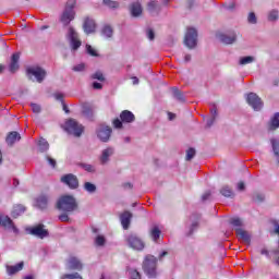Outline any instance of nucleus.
<instances>
[{
	"label": "nucleus",
	"instance_id": "f257e3e1",
	"mask_svg": "<svg viewBox=\"0 0 279 279\" xmlns=\"http://www.w3.org/2000/svg\"><path fill=\"white\" fill-rule=\"evenodd\" d=\"M142 269L149 278H156L158 276V258L154 255H146L144 257Z\"/></svg>",
	"mask_w": 279,
	"mask_h": 279
},
{
	"label": "nucleus",
	"instance_id": "f03ea898",
	"mask_svg": "<svg viewBox=\"0 0 279 279\" xmlns=\"http://www.w3.org/2000/svg\"><path fill=\"white\" fill-rule=\"evenodd\" d=\"M57 208L63 213H73L77 208V202L75 201V197L71 195H64L61 196L57 202Z\"/></svg>",
	"mask_w": 279,
	"mask_h": 279
},
{
	"label": "nucleus",
	"instance_id": "7ed1b4c3",
	"mask_svg": "<svg viewBox=\"0 0 279 279\" xmlns=\"http://www.w3.org/2000/svg\"><path fill=\"white\" fill-rule=\"evenodd\" d=\"M135 121H136V116H134L132 111L123 110L120 113V119L116 118L112 121V125L113 128H116V130H121L123 128V123H134Z\"/></svg>",
	"mask_w": 279,
	"mask_h": 279
},
{
	"label": "nucleus",
	"instance_id": "20e7f679",
	"mask_svg": "<svg viewBox=\"0 0 279 279\" xmlns=\"http://www.w3.org/2000/svg\"><path fill=\"white\" fill-rule=\"evenodd\" d=\"M75 0H68L66 4H65V9L61 15V23L66 26L71 23V21H73L75 19Z\"/></svg>",
	"mask_w": 279,
	"mask_h": 279
},
{
	"label": "nucleus",
	"instance_id": "39448f33",
	"mask_svg": "<svg viewBox=\"0 0 279 279\" xmlns=\"http://www.w3.org/2000/svg\"><path fill=\"white\" fill-rule=\"evenodd\" d=\"M125 241L131 250H135L136 252H143L145 250V242L135 233L129 234Z\"/></svg>",
	"mask_w": 279,
	"mask_h": 279
},
{
	"label": "nucleus",
	"instance_id": "423d86ee",
	"mask_svg": "<svg viewBox=\"0 0 279 279\" xmlns=\"http://www.w3.org/2000/svg\"><path fill=\"white\" fill-rule=\"evenodd\" d=\"M65 130L69 134H73V136L80 137L84 133V126L77 121L70 119L65 123Z\"/></svg>",
	"mask_w": 279,
	"mask_h": 279
},
{
	"label": "nucleus",
	"instance_id": "0eeeda50",
	"mask_svg": "<svg viewBox=\"0 0 279 279\" xmlns=\"http://www.w3.org/2000/svg\"><path fill=\"white\" fill-rule=\"evenodd\" d=\"M184 45L187 46L189 49H195V47H197V29L187 28L184 37Z\"/></svg>",
	"mask_w": 279,
	"mask_h": 279
},
{
	"label": "nucleus",
	"instance_id": "6e6552de",
	"mask_svg": "<svg viewBox=\"0 0 279 279\" xmlns=\"http://www.w3.org/2000/svg\"><path fill=\"white\" fill-rule=\"evenodd\" d=\"M246 101L253 110H263V100L255 93H250L246 97Z\"/></svg>",
	"mask_w": 279,
	"mask_h": 279
},
{
	"label": "nucleus",
	"instance_id": "1a4fd4ad",
	"mask_svg": "<svg viewBox=\"0 0 279 279\" xmlns=\"http://www.w3.org/2000/svg\"><path fill=\"white\" fill-rule=\"evenodd\" d=\"M68 38L70 39L73 51H77V49L82 47V40H80L77 32L71 26L69 27Z\"/></svg>",
	"mask_w": 279,
	"mask_h": 279
},
{
	"label": "nucleus",
	"instance_id": "9d476101",
	"mask_svg": "<svg viewBox=\"0 0 279 279\" xmlns=\"http://www.w3.org/2000/svg\"><path fill=\"white\" fill-rule=\"evenodd\" d=\"M61 182L72 190H75L80 186V180H77V177L73 173L64 174L61 177Z\"/></svg>",
	"mask_w": 279,
	"mask_h": 279
},
{
	"label": "nucleus",
	"instance_id": "9b49d317",
	"mask_svg": "<svg viewBox=\"0 0 279 279\" xmlns=\"http://www.w3.org/2000/svg\"><path fill=\"white\" fill-rule=\"evenodd\" d=\"M0 228L12 230L14 234H19V228L14 225V221H12L9 216H3L2 214H0Z\"/></svg>",
	"mask_w": 279,
	"mask_h": 279
},
{
	"label": "nucleus",
	"instance_id": "f8f14e48",
	"mask_svg": "<svg viewBox=\"0 0 279 279\" xmlns=\"http://www.w3.org/2000/svg\"><path fill=\"white\" fill-rule=\"evenodd\" d=\"M27 75H33L36 77V81L41 84V82L47 77V71H45L40 66H35V68H28L27 69Z\"/></svg>",
	"mask_w": 279,
	"mask_h": 279
},
{
	"label": "nucleus",
	"instance_id": "ddd939ff",
	"mask_svg": "<svg viewBox=\"0 0 279 279\" xmlns=\"http://www.w3.org/2000/svg\"><path fill=\"white\" fill-rule=\"evenodd\" d=\"M110 136H112V128L101 125L97 130V137L102 143H108V141H110Z\"/></svg>",
	"mask_w": 279,
	"mask_h": 279
},
{
	"label": "nucleus",
	"instance_id": "4468645a",
	"mask_svg": "<svg viewBox=\"0 0 279 279\" xmlns=\"http://www.w3.org/2000/svg\"><path fill=\"white\" fill-rule=\"evenodd\" d=\"M31 234L38 239H46V236H49V230L45 229V225H37L31 229Z\"/></svg>",
	"mask_w": 279,
	"mask_h": 279
},
{
	"label": "nucleus",
	"instance_id": "2eb2a0df",
	"mask_svg": "<svg viewBox=\"0 0 279 279\" xmlns=\"http://www.w3.org/2000/svg\"><path fill=\"white\" fill-rule=\"evenodd\" d=\"M132 213L129 210L122 213L120 215V221L123 230H129L130 229V223H132Z\"/></svg>",
	"mask_w": 279,
	"mask_h": 279
},
{
	"label": "nucleus",
	"instance_id": "dca6fc26",
	"mask_svg": "<svg viewBox=\"0 0 279 279\" xmlns=\"http://www.w3.org/2000/svg\"><path fill=\"white\" fill-rule=\"evenodd\" d=\"M19 141H21V134L16 131L9 132L5 137V143L9 147L14 146V143H19Z\"/></svg>",
	"mask_w": 279,
	"mask_h": 279
},
{
	"label": "nucleus",
	"instance_id": "f3484780",
	"mask_svg": "<svg viewBox=\"0 0 279 279\" xmlns=\"http://www.w3.org/2000/svg\"><path fill=\"white\" fill-rule=\"evenodd\" d=\"M68 267L69 269H74L76 271H82L84 265L77 257L71 256L68 260Z\"/></svg>",
	"mask_w": 279,
	"mask_h": 279
},
{
	"label": "nucleus",
	"instance_id": "a211bd4d",
	"mask_svg": "<svg viewBox=\"0 0 279 279\" xmlns=\"http://www.w3.org/2000/svg\"><path fill=\"white\" fill-rule=\"evenodd\" d=\"M21 59V54L19 52H15L11 57V63L9 65L10 73H16V70L19 69V60Z\"/></svg>",
	"mask_w": 279,
	"mask_h": 279
},
{
	"label": "nucleus",
	"instance_id": "6ab92c4d",
	"mask_svg": "<svg viewBox=\"0 0 279 279\" xmlns=\"http://www.w3.org/2000/svg\"><path fill=\"white\" fill-rule=\"evenodd\" d=\"M130 12L134 19H137V16H141V14H143V5H141L140 2H133L130 5Z\"/></svg>",
	"mask_w": 279,
	"mask_h": 279
},
{
	"label": "nucleus",
	"instance_id": "aec40b11",
	"mask_svg": "<svg viewBox=\"0 0 279 279\" xmlns=\"http://www.w3.org/2000/svg\"><path fill=\"white\" fill-rule=\"evenodd\" d=\"M96 27H97V25L95 24L94 20H90L88 17L85 19V22L83 25L85 34H93L95 32Z\"/></svg>",
	"mask_w": 279,
	"mask_h": 279
},
{
	"label": "nucleus",
	"instance_id": "412c9836",
	"mask_svg": "<svg viewBox=\"0 0 279 279\" xmlns=\"http://www.w3.org/2000/svg\"><path fill=\"white\" fill-rule=\"evenodd\" d=\"M112 154H114V149L112 147H108V148L104 149L102 154L100 156L101 165H106V162H108L110 160V156H112Z\"/></svg>",
	"mask_w": 279,
	"mask_h": 279
},
{
	"label": "nucleus",
	"instance_id": "4be33fe9",
	"mask_svg": "<svg viewBox=\"0 0 279 279\" xmlns=\"http://www.w3.org/2000/svg\"><path fill=\"white\" fill-rule=\"evenodd\" d=\"M235 232H236V236H239V239L244 241V243H251L252 238L250 236V233H247V231L243 230L242 228H238L235 229Z\"/></svg>",
	"mask_w": 279,
	"mask_h": 279
},
{
	"label": "nucleus",
	"instance_id": "5701e85b",
	"mask_svg": "<svg viewBox=\"0 0 279 279\" xmlns=\"http://www.w3.org/2000/svg\"><path fill=\"white\" fill-rule=\"evenodd\" d=\"M23 267H25V264L23 262H20L14 266H7V271L9 276H14V274H19V271H22Z\"/></svg>",
	"mask_w": 279,
	"mask_h": 279
},
{
	"label": "nucleus",
	"instance_id": "b1692460",
	"mask_svg": "<svg viewBox=\"0 0 279 279\" xmlns=\"http://www.w3.org/2000/svg\"><path fill=\"white\" fill-rule=\"evenodd\" d=\"M278 128H279V113L277 112L268 122V130L269 132H274L275 130H278Z\"/></svg>",
	"mask_w": 279,
	"mask_h": 279
},
{
	"label": "nucleus",
	"instance_id": "393cba45",
	"mask_svg": "<svg viewBox=\"0 0 279 279\" xmlns=\"http://www.w3.org/2000/svg\"><path fill=\"white\" fill-rule=\"evenodd\" d=\"M220 40L223 43V45H232L233 43H236V35H226L221 34L220 35Z\"/></svg>",
	"mask_w": 279,
	"mask_h": 279
},
{
	"label": "nucleus",
	"instance_id": "a878e982",
	"mask_svg": "<svg viewBox=\"0 0 279 279\" xmlns=\"http://www.w3.org/2000/svg\"><path fill=\"white\" fill-rule=\"evenodd\" d=\"M23 213H25V206H23V205H15L13 207L11 216L13 217V219H17V217H21V215H23Z\"/></svg>",
	"mask_w": 279,
	"mask_h": 279
},
{
	"label": "nucleus",
	"instance_id": "bb28decb",
	"mask_svg": "<svg viewBox=\"0 0 279 279\" xmlns=\"http://www.w3.org/2000/svg\"><path fill=\"white\" fill-rule=\"evenodd\" d=\"M48 204H49V197H47L46 195H41L37 198V206L41 210H45V208H47Z\"/></svg>",
	"mask_w": 279,
	"mask_h": 279
},
{
	"label": "nucleus",
	"instance_id": "cd10ccee",
	"mask_svg": "<svg viewBox=\"0 0 279 279\" xmlns=\"http://www.w3.org/2000/svg\"><path fill=\"white\" fill-rule=\"evenodd\" d=\"M220 194L223 197H230L231 199L234 197V192L228 185L222 186V189L220 190Z\"/></svg>",
	"mask_w": 279,
	"mask_h": 279
},
{
	"label": "nucleus",
	"instance_id": "c85d7f7f",
	"mask_svg": "<svg viewBox=\"0 0 279 279\" xmlns=\"http://www.w3.org/2000/svg\"><path fill=\"white\" fill-rule=\"evenodd\" d=\"M172 94H173L174 99H178V101H181L182 104L184 101H186V99H184V94H182V92H180V89H178V87L172 88Z\"/></svg>",
	"mask_w": 279,
	"mask_h": 279
},
{
	"label": "nucleus",
	"instance_id": "c756f323",
	"mask_svg": "<svg viewBox=\"0 0 279 279\" xmlns=\"http://www.w3.org/2000/svg\"><path fill=\"white\" fill-rule=\"evenodd\" d=\"M160 234H162V232L158 227H154L150 230V238L153 239V241H158L160 239Z\"/></svg>",
	"mask_w": 279,
	"mask_h": 279
},
{
	"label": "nucleus",
	"instance_id": "7c9ffc66",
	"mask_svg": "<svg viewBox=\"0 0 279 279\" xmlns=\"http://www.w3.org/2000/svg\"><path fill=\"white\" fill-rule=\"evenodd\" d=\"M102 36H105V38H112V34H114V31H112L111 26H104L102 31H101Z\"/></svg>",
	"mask_w": 279,
	"mask_h": 279
},
{
	"label": "nucleus",
	"instance_id": "2f4dec72",
	"mask_svg": "<svg viewBox=\"0 0 279 279\" xmlns=\"http://www.w3.org/2000/svg\"><path fill=\"white\" fill-rule=\"evenodd\" d=\"M93 106L84 105L83 106V114L84 117H87V119H90L93 117Z\"/></svg>",
	"mask_w": 279,
	"mask_h": 279
},
{
	"label": "nucleus",
	"instance_id": "473e14b6",
	"mask_svg": "<svg viewBox=\"0 0 279 279\" xmlns=\"http://www.w3.org/2000/svg\"><path fill=\"white\" fill-rule=\"evenodd\" d=\"M104 5H107L110 10H117L119 8V2L118 1H112V0H102Z\"/></svg>",
	"mask_w": 279,
	"mask_h": 279
},
{
	"label": "nucleus",
	"instance_id": "72a5a7b5",
	"mask_svg": "<svg viewBox=\"0 0 279 279\" xmlns=\"http://www.w3.org/2000/svg\"><path fill=\"white\" fill-rule=\"evenodd\" d=\"M230 223L233 226V228H235V230H239V228L243 227V220H241V218H232Z\"/></svg>",
	"mask_w": 279,
	"mask_h": 279
},
{
	"label": "nucleus",
	"instance_id": "f704fd0d",
	"mask_svg": "<svg viewBox=\"0 0 279 279\" xmlns=\"http://www.w3.org/2000/svg\"><path fill=\"white\" fill-rule=\"evenodd\" d=\"M38 146H39V151H47V149H49V142H47V140L45 138H41L39 141Z\"/></svg>",
	"mask_w": 279,
	"mask_h": 279
},
{
	"label": "nucleus",
	"instance_id": "c9c22d12",
	"mask_svg": "<svg viewBox=\"0 0 279 279\" xmlns=\"http://www.w3.org/2000/svg\"><path fill=\"white\" fill-rule=\"evenodd\" d=\"M84 189L87 193H95V191H97V186L90 182H85Z\"/></svg>",
	"mask_w": 279,
	"mask_h": 279
},
{
	"label": "nucleus",
	"instance_id": "e433bc0d",
	"mask_svg": "<svg viewBox=\"0 0 279 279\" xmlns=\"http://www.w3.org/2000/svg\"><path fill=\"white\" fill-rule=\"evenodd\" d=\"M92 80H98V82H106V76H104V73H101V71H97L92 75Z\"/></svg>",
	"mask_w": 279,
	"mask_h": 279
},
{
	"label": "nucleus",
	"instance_id": "4c0bfd02",
	"mask_svg": "<svg viewBox=\"0 0 279 279\" xmlns=\"http://www.w3.org/2000/svg\"><path fill=\"white\" fill-rule=\"evenodd\" d=\"M252 62H254V57H252V56L243 57L240 59L241 65L252 64Z\"/></svg>",
	"mask_w": 279,
	"mask_h": 279
},
{
	"label": "nucleus",
	"instance_id": "58836bf2",
	"mask_svg": "<svg viewBox=\"0 0 279 279\" xmlns=\"http://www.w3.org/2000/svg\"><path fill=\"white\" fill-rule=\"evenodd\" d=\"M95 243L98 247H104V245H106V238L104 235H98L95 239Z\"/></svg>",
	"mask_w": 279,
	"mask_h": 279
},
{
	"label": "nucleus",
	"instance_id": "ea45409f",
	"mask_svg": "<svg viewBox=\"0 0 279 279\" xmlns=\"http://www.w3.org/2000/svg\"><path fill=\"white\" fill-rule=\"evenodd\" d=\"M271 254L274 256V263L279 267V246L277 248H274L271 251Z\"/></svg>",
	"mask_w": 279,
	"mask_h": 279
},
{
	"label": "nucleus",
	"instance_id": "a19ab883",
	"mask_svg": "<svg viewBox=\"0 0 279 279\" xmlns=\"http://www.w3.org/2000/svg\"><path fill=\"white\" fill-rule=\"evenodd\" d=\"M279 19V12L278 10H272L268 14V21H278Z\"/></svg>",
	"mask_w": 279,
	"mask_h": 279
},
{
	"label": "nucleus",
	"instance_id": "79ce46f5",
	"mask_svg": "<svg viewBox=\"0 0 279 279\" xmlns=\"http://www.w3.org/2000/svg\"><path fill=\"white\" fill-rule=\"evenodd\" d=\"M247 21L248 23H251V25H256V23H258V20L256 19V13L255 12L248 13Z\"/></svg>",
	"mask_w": 279,
	"mask_h": 279
},
{
	"label": "nucleus",
	"instance_id": "37998d69",
	"mask_svg": "<svg viewBox=\"0 0 279 279\" xmlns=\"http://www.w3.org/2000/svg\"><path fill=\"white\" fill-rule=\"evenodd\" d=\"M158 9V2L155 1V0H151L148 2L147 4V10L148 12H154V10H157Z\"/></svg>",
	"mask_w": 279,
	"mask_h": 279
},
{
	"label": "nucleus",
	"instance_id": "c03bdc74",
	"mask_svg": "<svg viewBox=\"0 0 279 279\" xmlns=\"http://www.w3.org/2000/svg\"><path fill=\"white\" fill-rule=\"evenodd\" d=\"M81 167L88 173H95V167L90 163H81Z\"/></svg>",
	"mask_w": 279,
	"mask_h": 279
},
{
	"label": "nucleus",
	"instance_id": "a18cd8bd",
	"mask_svg": "<svg viewBox=\"0 0 279 279\" xmlns=\"http://www.w3.org/2000/svg\"><path fill=\"white\" fill-rule=\"evenodd\" d=\"M195 154H196L195 148H189V149L186 150V157H185V159H186V160H193V158H195Z\"/></svg>",
	"mask_w": 279,
	"mask_h": 279
},
{
	"label": "nucleus",
	"instance_id": "49530a36",
	"mask_svg": "<svg viewBox=\"0 0 279 279\" xmlns=\"http://www.w3.org/2000/svg\"><path fill=\"white\" fill-rule=\"evenodd\" d=\"M86 69V65L84 63H80L77 65H74L72 68V71H74L75 73H81L82 71H84Z\"/></svg>",
	"mask_w": 279,
	"mask_h": 279
},
{
	"label": "nucleus",
	"instance_id": "de8ad7c7",
	"mask_svg": "<svg viewBox=\"0 0 279 279\" xmlns=\"http://www.w3.org/2000/svg\"><path fill=\"white\" fill-rule=\"evenodd\" d=\"M62 279H83V278L82 276H80V274L75 272V274L64 275Z\"/></svg>",
	"mask_w": 279,
	"mask_h": 279
},
{
	"label": "nucleus",
	"instance_id": "09e8293b",
	"mask_svg": "<svg viewBox=\"0 0 279 279\" xmlns=\"http://www.w3.org/2000/svg\"><path fill=\"white\" fill-rule=\"evenodd\" d=\"M86 50L89 56L97 57V50L93 46L86 45Z\"/></svg>",
	"mask_w": 279,
	"mask_h": 279
},
{
	"label": "nucleus",
	"instance_id": "8fccbe9b",
	"mask_svg": "<svg viewBox=\"0 0 279 279\" xmlns=\"http://www.w3.org/2000/svg\"><path fill=\"white\" fill-rule=\"evenodd\" d=\"M130 276H131V279H143L141 277V272H138V270H136V269L131 270Z\"/></svg>",
	"mask_w": 279,
	"mask_h": 279
},
{
	"label": "nucleus",
	"instance_id": "3c124183",
	"mask_svg": "<svg viewBox=\"0 0 279 279\" xmlns=\"http://www.w3.org/2000/svg\"><path fill=\"white\" fill-rule=\"evenodd\" d=\"M197 228H199V222L198 221L192 222V225L190 227L189 235L193 234V232H195V230H197Z\"/></svg>",
	"mask_w": 279,
	"mask_h": 279
},
{
	"label": "nucleus",
	"instance_id": "603ef678",
	"mask_svg": "<svg viewBox=\"0 0 279 279\" xmlns=\"http://www.w3.org/2000/svg\"><path fill=\"white\" fill-rule=\"evenodd\" d=\"M31 108L35 114H39L41 110L40 105H37V104H31Z\"/></svg>",
	"mask_w": 279,
	"mask_h": 279
},
{
	"label": "nucleus",
	"instance_id": "864d4df0",
	"mask_svg": "<svg viewBox=\"0 0 279 279\" xmlns=\"http://www.w3.org/2000/svg\"><path fill=\"white\" fill-rule=\"evenodd\" d=\"M254 202H265V195L256 193L253 197Z\"/></svg>",
	"mask_w": 279,
	"mask_h": 279
},
{
	"label": "nucleus",
	"instance_id": "5fc2aeb1",
	"mask_svg": "<svg viewBox=\"0 0 279 279\" xmlns=\"http://www.w3.org/2000/svg\"><path fill=\"white\" fill-rule=\"evenodd\" d=\"M147 38L148 40H154L156 38V34L154 33V29L151 28L147 29Z\"/></svg>",
	"mask_w": 279,
	"mask_h": 279
},
{
	"label": "nucleus",
	"instance_id": "6e6d98bb",
	"mask_svg": "<svg viewBox=\"0 0 279 279\" xmlns=\"http://www.w3.org/2000/svg\"><path fill=\"white\" fill-rule=\"evenodd\" d=\"M54 99H57V101H61V104H64V94L62 93L54 94Z\"/></svg>",
	"mask_w": 279,
	"mask_h": 279
},
{
	"label": "nucleus",
	"instance_id": "4d7b16f0",
	"mask_svg": "<svg viewBox=\"0 0 279 279\" xmlns=\"http://www.w3.org/2000/svg\"><path fill=\"white\" fill-rule=\"evenodd\" d=\"M272 149H274L275 156L279 158V142L272 144Z\"/></svg>",
	"mask_w": 279,
	"mask_h": 279
},
{
	"label": "nucleus",
	"instance_id": "13d9d810",
	"mask_svg": "<svg viewBox=\"0 0 279 279\" xmlns=\"http://www.w3.org/2000/svg\"><path fill=\"white\" fill-rule=\"evenodd\" d=\"M93 88L95 90H101V88H104V85H101V83L94 82L93 83Z\"/></svg>",
	"mask_w": 279,
	"mask_h": 279
},
{
	"label": "nucleus",
	"instance_id": "bf43d9fd",
	"mask_svg": "<svg viewBox=\"0 0 279 279\" xmlns=\"http://www.w3.org/2000/svg\"><path fill=\"white\" fill-rule=\"evenodd\" d=\"M47 160H48L49 165H50L53 169H56V165H57L56 159H53V158H51V157H47Z\"/></svg>",
	"mask_w": 279,
	"mask_h": 279
},
{
	"label": "nucleus",
	"instance_id": "052dcab7",
	"mask_svg": "<svg viewBox=\"0 0 279 279\" xmlns=\"http://www.w3.org/2000/svg\"><path fill=\"white\" fill-rule=\"evenodd\" d=\"M238 191H245V182L240 181L238 183Z\"/></svg>",
	"mask_w": 279,
	"mask_h": 279
},
{
	"label": "nucleus",
	"instance_id": "680f3d73",
	"mask_svg": "<svg viewBox=\"0 0 279 279\" xmlns=\"http://www.w3.org/2000/svg\"><path fill=\"white\" fill-rule=\"evenodd\" d=\"M260 254L263 255V256H267V258H270L271 256L269 255V250H267V248H262L260 250Z\"/></svg>",
	"mask_w": 279,
	"mask_h": 279
},
{
	"label": "nucleus",
	"instance_id": "e2e57ef3",
	"mask_svg": "<svg viewBox=\"0 0 279 279\" xmlns=\"http://www.w3.org/2000/svg\"><path fill=\"white\" fill-rule=\"evenodd\" d=\"M59 219H60L61 221H63V222H66V221H69V215L62 214V215L59 216Z\"/></svg>",
	"mask_w": 279,
	"mask_h": 279
},
{
	"label": "nucleus",
	"instance_id": "0e129e2a",
	"mask_svg": "<svg viewBox=\"0 0 279 279\" xmlns=\"http://www.w3.org/2000/svg\"><path fill=\"white\" fill-rule=\"evenodd\" d=\"M210 197V191H207L205 192L203 195H202V201L203 202H206V199H208Z\"/></svg>",
	"mask_w": 279,
	"mask_h": 279
},
{
	"label": "nucleus",
	"instance_id": "69168bd1",
	"mask_svg": "<svg viewBox=\"0 0 279 279\" xmlns=\"http://www.w3.org/2000/svg\"><path fill=\"white\" fill-rule=\"evenodd\" d=\"M234 8H236V3H235V2H230V3L227 5V10H234Z\"/></svg>",
	"mask_w": 279,
	"mask_h": 279
},
{
	"label": "nucleus",
	"instance_id": "338daca9",
	"mask_svg": "<svg viewBox=\"0 0 279 279\" xmlns=\"http://www.w3.org/2000/svg\"><path fill=\"white\" fill-rule=\"evenodd\" d=\"M215 121H216L215 117H213L211 119H209V120L207 121V126L210 128V126L215 123Z\"/></svg>",
	"mask_w": 279,
	"mask_h": 279
},
{
	"label": "nucleus",
	"instance_id": "774afa93",
	"mask_svg": "<svg viewBox=\"0 0 279 279\" xmlns=\"http://www.w3.org/2000/svg\"><path fill=\"white\" fill-rule=\"evenodd\" d=\"M122 186L123 189H133V185L130 182L123 183Z\"/></svg>",
	"mask_w": 279,
	"mask_h": 279
}]
</instances>
